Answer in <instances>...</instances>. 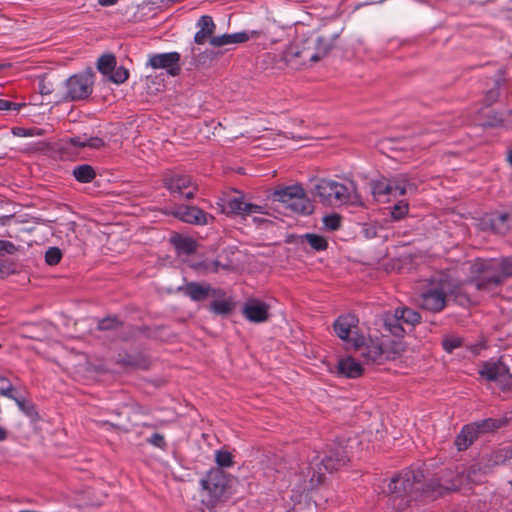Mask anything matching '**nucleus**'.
<instances>
[{"instance_id": "obj_15", "label": "nucleus", "mask_w": 512, "mask_h": 512, "mask_svg": "<svg viewBox=\"0 0 512 512\" xmlns=\"http://www.w3.org/2000/svg\"><path fill=\"white\" fill-rule=\"evenodd\" d=\"M180 58V54L175 51L152 54L149 56L147 66H150L153 69H163L170 76H177L181 71L179 64Z\"/></svg>"}, {"instance_id": "obj_46", "label": "nucleus", "mask_w": 512, "mask_h": 512, "mask_svg": "<svg viewBox=\"0 0 512 512\" xmlns=\"http://www.w3.org/2000/svg\"><path fill=\"white\" fill-rule=\"evenodd\" d=\"M17 251L14 243L7 240H0V255H12Z\"/></svg>"}, {"instance_id": "obj_28", "label": "nucleus", "mask_w": 512, "mask_h": 512, "mask_svg": "<svg viewBox=\"0 0 512 512\" xmlns=\"http://www.w3.org/2000/svg\"><path fill=\"white\" fill-rule=\"evenodd\" d=\"M72 175L80 183H89L96 177V172L91 165L81 164L73 168Z\"/></svg>"}, {"instance_id": "obj_11", "label": "nucleus", "mask_w": 512, "mask_h": 512, "mask_svg": "<svg viewBox=\"0 0 512 512\" xmlns=\"http://www.w3.org/2000/svg\"><path fill=\"white\" fill-rule=\"evenodd\" d=\"M95 73L91 68L70 76L65 81L66 100L79 101L87 99L93 92Z\"/></svg>"}, {"instance_id": "obj_33", "label": "nucleus", "mask_w": 512, "mask_h": 512, "mask_svg": "<svg viewBox=\"0 0 512 512\" xmlns=\"http://www.w3.org/2000/svg\"><path fill=\"white\" fill-rule=\"evenodd\" d=\"M473 426L476 427L477 433L480 435L481 433H486L490 431H494L501 427L502 422L497 419L487 418L481 421H477L472 423Z\"/></svg>"}, {"instance_id": "obj_42", "label": "nucleus", "mask_w": 512, "mask_h": 512, "mask_svg": "<svg viewBox=\"0 0 512 512\" xmlns=\"http://www.w3.org/2000/svg\"><path fill=\"white\" fill-rule=\"evenodd\" d=\"M14 388L9 379L0 376V395L7 398L13 397Z\"/></svg>"}, {"instance_id": "obj_27", "label": "nucleus", "mask_w": 512, "mask_h": 512, "mask_svg": "<svg viewBox=\"0 0 512 512\" xmlns=\"http://www.w3.org/2000/svg\"><path fill=\"white\" fill-rule=\"evenodd\" d=\"M395 311L403 324L409 327H414L421 320L420 314L416 310L409 307H398L395 309Z\"/></svg>"}, {"instance_id": "obj_14", "label": "nucleus", "mask_w": 512, "mask_h": 512, "mask_svg": "<svg viewBox=\"0 0 512 512\" xmlns=\"http://www.w3.org/2000/svg\"><path fill=\"white\" fill-rule=\"evenodd\" d=\"M178 291L182 292L194 302L205 301L209 297L220 298L225 295L224 291L214 289L209 284H202L194 281L178 287Z\"/></svg>"}, {"instance_id": "obj_35", "label": "nucleus", "mask_w": 512, "mask_h": 512, "mask_svg": "<svg viewBox=\"0 0 512 512\" xmlns=\"http://www.w3.org/2000/svg\"><path fill=\"white\" fill-rule=\"evenodd\" d=\"M215 461L218 465L217 468H229L233 465V456L226 450H217L215 452Z\"/></svg>"}, {"instance_id": "obj_8", "label": "nucleus", "mask_w": 512, "mask_h": 512, "mask_svg": "<svg viewBox=\"0 0 512 512\" xmlns=\"http://www.w3.org/2000/svg\"><path fill=\"white\" fill-rule=\"evenodd\" d=\"M354 190L353 182L345 185L331 179H320L314 187V194L323 205L336 207L348 204Z\"/></svg>"}, {"instance_id": "obj_37", "label": "nucleus", "mask_w": 512, "mask_h": 512, "mask_svg": "<svg viewBox=\"0 0 512 512\" xmlns=\"http://www.w3.org/2000/svg\"><path fill=\"white\" fill-rule=\"evenodd\" d=\"M129 77V71L123 67H114V70L108 74V78L115 84L124 83Z\"/></svg>"}, {"instance_id": "obj_34", "label": "nucleus", "mask_w": 512, "mask_h": 512, "mask_svg": "<svg viewBox=\"0 0 512 512\" xmlns=\"http://www.w3.org/2000/svg\"><path fill=\"white\" fill-rule=\"evenodd\" d=\"M394 221L403 219L409 212V204L405 200H400L393 206L387 208Z\"/></svg>"}, {"instance_id": "obj_38", "label": "nucleus", "mask_w": 512, "mask_h": 512, "mask_svg": "<svg viewBox=\"0 0 512 512\" xmlns=\"http://www.w3.org/2000/svg\"><path fill=\"white\" fill-rule=\"evenodd\" d=\"M10 399L14 400L18 408L23 411L27 416H33L36 414L35 407L30 402L26 401L24 397H19L13 394Z\"/></svg>"}, {"instance_id": "obj_17", "label": "nucleus", "mask_w": 512, "mask_h": 512, "mask_svg": "<svg viewBox=\"0 0 512 512\" xmlns=\"http://www.w3.org/2000/svg\"><path fill=\"white\" fill-rule=\"evenodd\" d=\"M484 229H490L496 234L504 235L512 229L511 217L507 213L487 214L481 222Z\"/></svg>"}, {"instance_id": "obj_30", "label": "nucleus", "mask_w": 512, "mask_h": 512, "mask_svg": "<svg viewBox=\"0 0 512 512\" xmlns=\"http://www.w3.org/2000/svg\"><path fill=\"white\" fill-rule=\"evenodd\" d=\"M233 300L229 299H216L210 303L209 309L216 315L226 316L233 310Z\"/></svg>"}, {"instance_id": "obj_23", "label": "nucleus", "mask_w": 512, "mask_h": 512, "mask_svg": "<svg viewBox=\"0 0 512 512\" xmlns=\"http://www.w3.org/2000/svg\"><path fill=\"white\" fill-rule=\"evenodd\" d=\"M382 321L384 329L391 335L400 338L405 334L406 330L403 326L404 324L395 310L393 312H386L383 315Z\"/></svg>"}, {"instance_id": "obj_16", "label": "nucleus", "mask_w": 512, "mask_h": 512, "mask_svg": "<svg viewBox=\"0 0 512 512\" xmlns=\"http://www.w3.org/2000/svg\"><path fill=\"white\" fill-rule=\"evenodd\" d=\"M172 215L182 222L193 225H207L214 217L196 206L181 205L172 211Z\"/></svg>"}, {"instance_id": "obj_20", "label": "nucleus", "mask_w": 512, "mask_h": 512, "mask_svg": "<svg viewBox=\"0 0 512 512\" xmlns=\"http://www.w3.org/2000/svg\"><path fill=\"white\" fill-rule=\"evenodd\" d=\"M227 213L249 216L252 214H264L265 208L260 205L246 203L242 197L229 199L226 203Z\"/></svg>"}, {"instance_id": "obj_41", "label": "nucleus", "mask_w": 512, "mask_h": 512, "mask_svg": "<svg viewBox=\"0 0 512 512\" xmlns=\"http://www.w3.org/2000/svg\"><path fill=\"white\" fill-rule=\"evenodd\" d=\"M323 224L329 230H337L341 224V217L337 214L327 215L323 218Z\"/></svg>"}, {"instance_id": "obj_13", "label": "nucleus", "mask_w": 512, "mask_h": 512, "mask_svg": "<svg viewBox=\"0 0 512 512\" xmlns=\"http://www.w3.org/2000/svg\"><path fill=\"white\" fill-rule=\"evenodd\" d=\"M479 374L486 380L495 382L503 391L512 388V374L509 372L508 367L500 361H487L483 363Z\"/></svg>"}, {"instance_id": "obj_24", "label": "nucleus", "mask_w": 512, "mask_h": 512, "mask_svg": "<svg viewBox=\"0 0 512 512\" xmlns=\"http://www.w3.org/2000/svg\"><path fill=\"white\" fill-rule=\"evenodd\" d=\"M479 434L473 424H467L462 427L460 433L455 439V445L459 451L466 450L478 438Z\"/></svg>"}, {"instance_id": "obj_5", "label": "nucleus", "mask_w": 512, "mask_h": 512, "mask_svg": "<svg viewBox=\"0 0 512 512\" xmlns=\"http://www.w3.org/2000/svg\"><path fill=\"white\" fill-rule=\"evenodd\" d=\"M459 286V281L448 273L434 275L429 280L427 288L421 293V308L433 313L442 311L446 306L447 297L455 294Z\"/></svg>"}, {"instance_id": "obj_51", "label": "nucleus", "mask_w": 512, "mask_h": 512, "mask_svg": "<svg viewBox=\"0 0 512 512\" xmlns=\"http://www.w3.org/2000/svg\"><path fill=\"white\" fill-rule=\"evenodd\" d=\"M118 0H98V3L103 7H108L116 4Z\"/></svg>"}, {"instance_id": "obj_47", "label": "nucleus", "mask_w": 512, "mask_h": 512, "mask_svg": "<svg viewBox=\"0 0 512 512\" xmlns=\"http://www.w3.org/2000/svg\"><path fill=\"white\" fill-rule=\"evenodd\" d=\"M147 442L155 447L164 449L166 446V441L164 436L160 433H153L151 437L147 440Z\"/></svg>"}, {"instance_id": "obj_56", "label": "nucleus", "mask_w": 512, "mask_h": 512, "mask_svg": "<svg viewBox=\"0 0 512 512\" xmlns=\"http://www.w3.org/2000/svg\"><path fill=\"white\" fill-rule=\"evenodd\" d=\"M4 66L2 64H0V70L3 68Z\"/></svg>"}, {"instance_id": "obj_18", "label": "nucleus", "mask_w": 512, "mask_h": 512, "mask_svg": "<svg viewBox=\"0 0 512 512\" xmlns=\"http://www.w3.org/2000/svg\"><path fill=\"white\" fill-rule=\"evenodd\" d=\"M244 317L253 323H263L269 318V306L258 299H249L243 307Z\"/></svg>"}, {"instance_id": "obj_2", "label": "nucleus", "mask_w": 512, "mask_h": 512, "mask_svg": "<svg viewBox=\"0 0 512 512\" xmlns=\"http://www.w3.org/2000/svg\"><path fill=\"white\" fill-rule=\"evenodd\" d=\"M348 462L346 450L340 445H334L325 452L322 459L318 456L313 458L305 471L296 475L294 489L300 494L310 492L324 482L325 473L338 471Z\"/></svg>"}, {"instance_id": "obj_9", "label": "nucleus", "mask_w": 512, "mask_h": 512, "mask_svg": "<svg viewBox=\"0 0 512 512\" xmlns=\"http://www.w3.org/2000/svg\"><path fill=\"white\" fill-rule=\"evenodd\" d=\"M271 198L275 202L282 203L283 207L291 212L302 215L313 212V204L300 185H290L276 189Z\"/></svg>"}, {"instance_id": "obj_52", "label": "nucleus", "mask_w": 512, "mask_h": 512, "mask_svg": "<svg viewBox=\"0 0 512 512\" xmlns=\"http://www.w3.org/2000/svg\"><path fill=\"white\" fill-rule=\"evenodd\" d=\"M7 437V432L6 430L0 426V441H3L5 440Z\"/></svg>"}, {"instance_id": "obj_44", "label": "nucleus", "mask_w": 512, "mask_h": 512, "mask_svg": "<svg viewBox=\"0 0 512 512\" xmlns=\"http://www.w3.org/2000/svg\"><path fill=\"white\" fill-rule=\"evenodd\" d=\"M121 323L115 317H107L99 321L98 328L100 330L116 329Z\"/></svg>"}, {"instance_id": "obj_32", "label": "nucleus", "mask_w": 512, "mask_h": 512, "mask_svg": "<svg viewBox=\"0 0 512 512\" xmlns=\"http://www.w3.org/2000/svg\"><path fill=\"white\" fill-rule=\"evenodd\" d=\"M116 66V58L112 54H104L97 61V68L103 75L108 76Z\"/></svg>"}, {"instance_id": "obj_36", "label": "nucleus", "mask_w": 512, "mask_h": 512, "mask_svg": "<svg viewBox=\"0 0 512 512\" xmlns=\"http://www.w3.org/2000/svg\"><path fill=\"white\" fill-rule=\"evenodd\" d=\"M500 266L498 269L501 279L504 282L507 278L512 277V256L497 259Z\"/></svg>"}, {"instance_id": "obj_21", "label": "nucleus", "mask_w": 512, "mask_h": 512, "mask_svg": "<svg viewBox=\"0 0 512 512\" xmlns=\"http://www.w3.org/2000/svg\"><path fill=\"white\" fill-rule=\"evenodd\" d=\"M197 32L194 35V42L202 45L206 42L210 43L211 38L216 29V24L210 15H202L196 22Z\"/></svg>"}, {"instance_id": "obj_22", "label": "nucleus", "mask_w": 512, "mask_h": 512, "mask_svg": "<svg viewBox=\"0 0 512 512\" xmlns=\"http://www.w3.org/2000/svg\"><path fill=\"white\" fill-rule=\"evenodd\" d=\"M362 365L353 357L341 358L337 364V373L346 378H357L363 374Z\"/></svg>"}, {"instance_id": "obj_54", "label": "nucleus", "mask_w": 512, "mask_h": 512, "mask_svg": "<svg viewBox=\"0 0 512 512\" xmlns=\"http://www.w3.org/2000/svg\"><path fill=\"white\" fill-rule=\"evenodd\" d=\"M436 141H437V139H436V138H432L431 140H429V141H426V142L422 143V145H423V147H426V146H428V145H430V144L435 143Z\"/></svg>"}, {"instance_id": "obj_10", "label": "nucleus", "mask_w": 512, "mask_h": 512, "mask_svg": "<svg viewBox=\"0 0 512 512\" xmlns=\"http://www.w3.org/2000/svg\"><path fill=\"white\" fill-rule=\"evenodd\" d=\"M371 192L374 198L379 202L390 200L391 195L403 196L416 189L406 175H398L392 179L381 177L371 181Z\"/></svg>"}, {"instance_id": "obj_31", "label": "nucleus", "mask_w": 512, "mask_h": 512, "mask_svg": "<svg viewBox=\"0 0 512 512\" xmlns=\"http://www.w3.org/2000/svg\"><path fill=\"white\" fill-rule=\"evenodd\" d=\"M302 241H306L315 251H323L328 246V242L325 237L313 233L303 235Z\"/></svg>"}, {"instance_id": "obj_43", "label": "nucleus", "mask_w": 512, "mask_h": 512, "mask_svg": "<svg viewBox=\"0 0 512 512\" xmlns=\"http://www.w3.org/2000/svg\"><path fill=\"white\" fill-rule=\"evenodd\" d=\"M442 345H443V349L446 352L451 353V352H453V350H455L456 348H459L462 345V339L459 337H454V336L448 337L443 340Z\"/></svg>"}, {"instance_id": "obj_29", "label": "nucleus", "mask_w": 512, "mask_h": 512, "mask_svg": "<svg viewBox=\"0 0 512 512\" xmlns=\"http://www.w3.org/2000/svg\"><path fill=\"white\" fill-rule=\"evenodd\" d=\"M117 363L132 368H147V361L141 355H130L125 353L124 355L119 354L117 358Z\"/></svg>"}, {"instance_id": "obj_25", "label": "nucleus", "mask_w": 512, "mask_h": 512, "mask_svg": "<svg viewBox=\"0 0 512 512\" xmlns=\"http://www.w3.org/2000/svg\"><path fill=\"white\" fill-rule=\"evenodd\" d=\"M249 39L246 32H237L232 34H223L211 38L210 45L213 47H223L232 44L244 43Z\"/></svg>"}, {"instance_id": "obj_50", "label": "nucleus", "mask_w": 512, "mask_h": 512, "mask_svg": "<svg viewBox=\"0 0 512 512\" xmlns=\"http://www.w3.org/2000/svg\"><path fill=\"white\" fill-rule=\"evenodd\" d=\"M39 92L42 94V95H49L51 92H52V89L50 86H47L46 83L44 81H41L39 83Z\"/></svg>"}, {"instance_id": "obj_12", "label": "nucleus", "mask_w": 512, "mask_h": 512, "mask_svg": "<svg viewBox=\"0 0 512 512\" xmlns=\"http://www.w3.org/2000/svg\"><path fill=\"white\" fill-rule=\"evenodd\" d=\"M165 188L174 196L191 199L197 191V185L192 182L189 175L170 171L163 177Z\"/></svg>"}, {"instance_id": "obj_3", "label": "nucleus", "mask_w": 512, "mask_h": 512, "mask_svg": "<svg viewBox=\"0 0 512 512\" xmlns=\"http://www.w3.org/2000/svg\"><path fill=\"white\" fill-rule=\"evenodd\" d=\"M353 347L359 351L366 363L380 365L388 360H394L405 350V345L400 339H390L386 336L381 338L370 337L366 340L363 336H356L353 339Z\"/></svg>"}, {"instance_id": "obj_7", "label": "nucleus", "mask_w": 512, "mask_h": 512, "mask_svg": "<svg viewBox=\"0 0 512 512\" xmlns=\"http://www.w3.org/2000/svg\"><path fill=\"white\" fill-rule=\"evenodd\" d=\"M500 268L495 258H476L469 263V272L472 281L479 291L494 294L503 281L498 269Z\"/></svg>"}, {"instance_id": "obj_48", "label": "nucleus", "mask_w": 512, "mask_h": 512, "mask_svg": "<svg viewBox=\"0 0 512 512\" xmlns=\"http://www.w3.org/2000/svg\"><path fill=\"white\" fill-rule=\"evenodd\" d=\"M215 57V53L213 51H205L203 54L199 55V57L195 58V63L197 65L201 64V65H204L206 64L207 61L211 62Z\"/></svg>"}, {"instance_id": "obj_39", "label": "nucleus", "mask_w": 512, "mask_h": 512, "mask_svg": "<svg viewBox=\"0 0 512 512\" xmlns=\"http://www.w3.org/2000/svg\"><path fill=\"white\" fill-rule=\"evenodd\" d=\"M62 259V252L58 247H50L45 253V261L48 265H57Z\"/></svg>"}, {"instance_id": "obj_26", "label": "nucleus", "mask_w": 512, "mask_h": 512, "mask_svg": "<svg viewBox=\"0 0 512 512\" xmlns=\"http://www.w3.org/2000/svg\"><path fill=\"white\" fill-rule=\"evenodd\" d=\"M70 144L78 148L88 147L91 149H101L105 146V142L100 137H87L86 135L74 136L69 140Z\"/></svg>"}, {"instance_id": "obj_40", "label": "nucleus", "mask_w": 512, "mask_h": 512, "mask_svg": "<svg viewBox=\"0 0 512 512\" xmlns=\"http://www.w3.org/2000/svg\"><path fill=\"white\" fill-rule=\"evenodd\" d=\"M13 134L20 137H35L42 136L43 130L37 127L31 128H15Z\"/></svg>"}, {"instance_id": "obj_19", "label": "nucleus", "mask_w": 512, "mask_h": 512, "mask_svg": "<svg viewBox=\"0 0 512 512\" xmlns=\"http://www.w3.org/2000/svg\"><path fill=\"white\" fill-rule=\"evenodd\" d=\"M358 322L359 319L354 314L340 315L334 321V331L341 340L353 345L354 338H350V335L352 333V329L357 327Z\"/></svg>"}, {"instance_id": "obj_1", "label": "nucleus", "mask_w": 512, "mask_h": 512, "mask_svg": "<svg viewBox=\"0 0 512 512\" xmlns=\"http://www.w3.org/2000/svg\"><path fill=\"white\" fill-rule=\"evenodd\" d=\"M342 29L329 32L327 29L311 32L306 37L291 43L283 51L282 58L292 69H299L309 63L317 62L328 55L334 47Z\"/></svg>"}, {"instance_id": "obj_45", "label": "nucleus", "mask_w": 512, "mask_h": 512, "mask_svg": "<svg viewBox=\"0 0 512 512\" xmlns=\"http://www.w3.org/2000/svg\"><path fill=\"white\" fill-rule=\"evenodd\" d=\"M25 103H16L5 99H0V111H16L23 108Z\"/></svg>"}, {"instance_id": "obj_4", "label": "nucleus", "mask_w": 512, "mask_h": 512, "mask_svg": "<svg viewBox=\"0 0 512 512\" xmlns=\"http://www.w3.org/2000/svg\"><path fill=\"white\" fill-rule=\"evenodd\" d=\"M421 487V475L405 470L391 478L388 484V503L397 512L405 510L417 498Z\"/></svg>"}, {"instance_id": "obj_55", "label": "nucleus", "mask_w": 512, "mask_h": 512, "mask_svg": "<svg viewBox=\"0 0 512 512\" xmlns=\"http://www.w3.org/2000/svg\"><path fill=\"white\" fill-rule=\"evenodd\" d=\"M508 162L512 165V150L508 154Z\"/></svg>"}, {"instance_id": "obj_53", "label": "nucleus", "mask_w": 512, "mask_h": 512, "mask_svg": "<svg viewBox=\"0 0 512 512\" xmlns=\"http://www.w3.org/2000/svg\"><path fill=\"white\" fill-rule=\"evenodd\" d=\"M433 489L435 490V488L433 487ZM444 490H450V487H443V486H439L438 489H436V491L438 492V494H442Z\"/></svg>"}, {"instance_id": "obj_49", "label": "nucleus", "mask_w": 512, "mask_h": 512, "mask_svg": "<svg viewBox=\"0 0 512 512\" xmlns=\"http://www.w3.org/2000/svg\"><path fill=\"white\" fill-rule=\"evenodd\" d=\"M178 248L184 250L185 252L187 253H191L194 251L195 249V242L191 239H182L180 240V242L178 243Z\"/></svg>"}, {"instance_id": "obj_6", "label": "nucleus", "mask_w": 512, "mask_h": 512, "mask_svg": "<svg viewBox=\"0 0 512 512\" xmlns=\"http://www.w3.org/2000/svg\"><path fill=\"white\" fill-rule=\"evenodd\" d=\"M229 479L220 468L210 469L200 480L201 503L210 512L224 501Z\"/></svg>"}]
</instances>
